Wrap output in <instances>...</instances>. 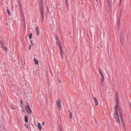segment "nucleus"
<instances>
[{
    "label": "nucleus",
    "mask_w": 131,
    "mask_h": 131,
    "mask_svg": "<svg viewBox=\"0 0 131 131\" xmlns=\"http://www.w3.org/2000/svg\"><path fill=\"white\" fill-rule=\"evenodd\" d=\"M12 108L13 109H14V108Z\"/></svg>",
    "instance_id": "37998d69"
},
{
    "label": "nucleus",
    "mask_w": 131,
    "mask_h": 131,
    "mask_svg": "<svg viewBox=\"0 0 131 131\" xmlns=\"http://www.w3.org/2000/svg\"><path fill=\"white\" fill-rule=\"evenodd\" d=\"M56 39L57 40V43L58 46L59 47L60 46H62L61 44L60 43V41L59 39L57 38L56 37Z\"/></svg>",
    "instance_id": "423d86ee"
},
{
    "label": "nucleus",
    "mask_w": 131,
    "mask_h": 131,
    "mask_svg": "<svg viewBox=\"0 0 131 131\" xmlns=\"http://www.w3.org/2000/svg\"><path fill=\"white\" fill-rule=\"evenodd\" d=\"M20 103H21V104H22V101H21V102H20Z\"/></svg>",
    "instance_id": "58836bf2"
},
{
    "label": "nucleus",
    "mask_w": 131,
    "mask_h": 131,
    "mask_svg": "<svg viewBox=\"0 0 131 131\" xmlns=\"http://www.w3.org/2000/svg\"><path fill=\"white\" fill-rule=\"evenodd\" d=\"M104 78H101V85L103 86L104 84Z\"/></svg>",
    "instance_id": "1a4fd4ad"
},
{
    "label": "nucleus",
    "mask_w": 131,
    "mask_h": 131,
    "mask_svg": "<svg viewBox=\"0 0 131 131\" xmlns=\"http://www.w3.org/2000/svg\"><path fill=\"white\" fill-rule=\"evenodd\" d=\"M6 24H7V25H8V24H7V23H6Z\"/></svg>",
    "instance_id": "ea45409f"
},
{
    "label": "nucleus",
    "mask_w": 131,
    "mask_h": 131,
    "mask_svg": "<svg viewBox=\"0 0 131 131\" xmlns=\"http://www.w3.org/2000/svg\"><path fill=\"white\" fill-rule=\"evenodd\" d=\"M100 75H101V76H102V75H103V74H102V73H100Z\"/></svg>",
    "instance_id": "7c9ffc66"
},
{
    "label": "nucleus",
    "mask_w": 131,
    "mask_h": 131,
    "mask_svg": "<svg viewBox=\"0 0 131 131\" xmlns=\"http://www.w3.org/2000/svg\"><path fill=\"white\" fill-rule=\"evenodd\" d=\"M49 10H48V11H47V15L49 14Z\"/></svg>",
    "instance_id": "bb28decb"
},
{
    "label": "nucleus",
    "mask_w": 131,
    "mask_h": 131,
    "mask_svg": "<svg viewBox=\"0 0 131 131\" xmlns=\"http://www.w3.org/2000/svg\"><path fill=\"white\" fill-rule=\"evenodd\" d=\"M39 5L40 7V8H41V7H42V8H43V4L42 1L41 0L39 1Z\"/></svg>",
    "instance_id": "9d476101"
},
{
    "label": "nucleus",
    "mask_w": 131,
    "mask_h": 131,
    "mask_svg": "<svg viewBox=\"0 0 131 131\" xmlns=\"http://www.w3.org/2000/svg\"><path fill=\"white\" fill-rule=\"evenodd\" d=\"M34 61L36 64H38V61L37 60H36V59H34Z\"/></svg>",
    "instance_id": "ddd939ff"
},
{
    "label": "nucleus",
    "mask_w": 131,
    "mask_h": 131,
    "mask_svg": "<svg viewBox=\"0 0 131 131\" xmlns=\"http://www.w3.org/2000/svg\"><path fill=\"white\" fill-rule=\"evenodd\" d=\"M38 127L40 130L41 129V126L40 123H38Z\"/></svg>",
    "instance_id": "f8f14e48"
},
{
    "label": "nucleus",
    "mask_w": 131,
    "mask_h": 131,
    "mask_svg": "<svg viewBox=\"0 0 131 131\" xmlns=\"http://www.w3.org/2000/svg\"><path fill=\"white\" fill-rule=\"evenodd\" d=\"M70 119H71L72 118V113H71V112L70 111Z\"/></svg>",
    "instance_id": "412c9836"
},
{
    "label": "nucleus",
    "mask_w": 131,
    "mask_h": 131,
    "mask_svg": "<svg viewBox=\"0 0 131 131\" xmlns=\"http://www.w3.org/2000/svg\"><path fill=\"white\" fill-rule=\"evenodd\" d=\"M23 22L24 26H25V25H26V23H25V21L24 20V19H23Z\"/></svg>",
    "instance_id": "f3484780"
},
{
    "label": "nucleus",
    "mask_w": 131,
    "mask_h": 131,
    "mask_svg": "<svg viewBox=\"0 0 131 131\" xmlns=\"http://www.w3.org/2000/svg\"><path fill=\"white\" fill-rule=\"evenodd\" d=\"M40 14L41 16V21L42 22H43L44 18V16L43 9L42 8V7L41 8H40Z\"/></svg>",
    "instance_id": "f03ea898"
},
{
    "label": "nucleus",
    "mask_w": 131,
    "mask_h": 131,
    "mask_svg": "<svg viewBox=\"0 0 131 131\" xmlns=\"http://www.w3.org/2000/svg\"><path fill=\"white\" fill-rule=\"evenodd\" d=\"M21 15H23V13H21Z\"/></svg>",
    "instance_id": "e433bc0d"
},
{
    "label": "nucleus",
    "mask_w": 131,
    "mask_h": 131,
    "mask_svg": "<svg viewBox=\"0 0 131 131\" xmlns=\"http://www.w3.org/2000/svg\"><path fill=\"white\" fill-rule=\"evenodd\" d=\"M108 4H109V6L111 7V4L110 2L112 1V0H107Z\"/></svg>",
    "instance_id": "2eb2a0df"
},
{
    "label": "nucleus",
    "mask_w": 131,
    "mask_h": 131,
    "mask_svg": "<svg viewBox=\"0 0 131 131\" xmlns=\"http://www.w3.org/2000/svg\"><path fill=\"white\" fill-rule=\"evenodd\" d=\"M44 124V123H43L42 124V125H43Z\"/></svg>",
    "instance_id": "4c0bfd02"
},
{
    "label": "nucleus",
    "mask_w": 131,
    "mask_h": 131,
    "mask_svg": "<svg viewBox=\"0 0 131 131\" xmlns=\"http://www.w3.org/2000/svg\"><path fill=\"white\" fill-rule=\"evenodd\" d=\"M31 45H30L29 46V49L30 50V47Z\"/></svg>",
    "instance_id": "473e14b6"
},
{
    "label": "nucleus",
    "mask_w": 131,
    "mask_h": 131,
    "mask_svg": "<svg viewBox=\"0 0 131 131\" xmlns=\"http://www.w3.org/2000/svg\"><path fill=\"white\" fill-rule=\"evenodd\" d=\"M25 121L26 123H27L28 122V117L27 116H25Z\"/></svg>",
    "instance_id": "4468645a"
},
{
    "label": "nucleus",
    "mask_w": 131,
    "mask_h": 131,
    "mask_svg": "<svg viewBox=\"0 0 131 131\" xmlns=\"http://www.w3.org/2000/svg\"><path fill=\"white\" fill-rule=\"evenodd\" d=\"M99 72L100 73H102L101 71L100 70H99Z\"/></svg>",
    "instance_id": "72a5a7b5"
},
{
    "label": "nucleus",
    "mask_w": 131,
    "mask_h": 131,
    "mask_svg": "<svg viewBox=\"0 0 131 131\" xmlns=\"http://www.w3.org/2000/svg\"><path fill=\"white\" fill-rule=\"evenodd\" d=\"M32 34L31 33L30 34L29 36V38L30 39H31L32 38Z\"/></svg>",
    "instance_id": "6ab92c4d"
},
{
    "label": "nucleus",
    "mask_w": 131,
    "mask_h": 131,
    "mask_svg": "<svg viewBox=\"0 0 131 131\" xmlns=\"http://www.w3.org/2000/svg\"><path fill=\"white\" fill-rule=\"evenodd\" d=\"M0 44L1 45V46L4 45L2 41H0Z\"/></svg>",
    "instance_id": "393cba45"
},
{
    "label": "nucleus",
    "mask_w": 131,
    "mask_h": 131,
    "mask_svg": "<svg viewBox=\"0 0 131 131\" xmlns=\"http://www.w3.org/2000/svg\"><path fill=\"white\" fill-rule=\"evenodd\" d=\"M121 31L122 32V30H121Z\"/></svg>",
    "instance_id": "79ce46f5"
},
{
    "label": "nucleus",
    "mask_w": 131,
    "mask_h": 131,
    "mask_svg": "<svg viewBox=\"0 0 131 131\" xmlns=\"http://www.w3.org/2000/svg\"><path fill=\"white\" fill-rule=\"evenodd\" d=\"M2 46V48H3V49L5 47H4V45H2V46Z\"/></svg>",
    "instance_id": "cd10ccee"
},
{
    "label": "nucleus",
    "mask_w": 131,
    "mask_h": 131,
    "mask_svg": "<svg viewBox=\"0 0 131 131\" xmlns=\"http://www.w3.org/2000/svg\"><path fill=\"white\" fill-rule=\"evenodd\" d=\"M123 38H124V37H123V34H122L121 33V37H120V39H121V44H122V41L123 39Z\"/></svg>",
    "instance_id": "9b49d317"
},
{
    "label": "nucleus",
    "mask_w": 131,
    "mask_h": 131,
    "mask_svg": "<svg viewBox=\"0 0 131 131\" xmlns=\"http://www.w3.org/2000/svg\"><path fill=\"white\" fill-rule=\"evenodd\" d=\"M57 105L58 107V110H60L61 108L60 102L61 101L59 99H58L56 101Z\"/></svg>",
    "instance_id": "20e7f679"
},
{
    "label": "nucleus",
    "mask_w": 131,
    "mask_h": 131,
    "mask_svg": "<svg viewBox=\"0 0 131 131\" xmlns=\"http://www.w3.org/2000/svg\"><path fill=\"white\" fill-rule=\"evenodd\" d=\"M93 98L95 101V106H98L99 104V102L97 99L95 97H93Z\"/></svg>",
    "instance_id": "0eeeda50"
},
{
    "label": "nucleus",
    "mask_w": 131,
    "mask_h": 131,
    "mask_svg": "<svg viewBox=\"0 0 131 131\" xmlns=\"http://www.w3.org/2000/svg\"><path fill=\"white\" fill-rule=\"evenodd\" d=\"M25 108L26 111H27V113L29 114H30L32 111L31 110L29 106L28 105H27L25 106Z\"/></svg>",
    "instance_id": "7ed1b4c3"
},
{
    "label": "nucleus",
    "mask_w": 131,
    "mask_h": 131,
    "mask_svg": "<svg viewBox=\"0 0 131 131\" xmlns=\"http://www.w3.org/2000/svg\"><path fill=\"white\" fill-rule=\"evenodd\" d=\"M7 12L8 13V14L9 15H10V12L9 10L8 9H7Z\"/></svg>",
    "instance_id": "b1692460"
},
{
    "label": "nucleus",
    "mask_w": 131,
    "mask_h": 131,
    "mask_svg": "<svg viewBox=\"0 0 131 131\" xmlns=\"http://www.w3.org/2000/svg\"><path fill=\"white\" fill-rule=\"evenodd\" d=\"M4 50H5V51L7 52V48L6 47H5L4 48Z\"/></svg>",
    "instance_id": "a878e982"
},
{
    "label": "nucleus",
    "mask_w": 131,
    "mask_h": 131,
    "mask_svg": "<svg viewBox=\"0 0 131 131\" xmlns=\"http://www.w3.org/2000/svg\"><path fill=\"white\" fill-rule=\"evenodd\" d=\"M58 81H59V82H60V80L59 79L58 80Z\"/></svg>",
    "instance_id": "c9c22d12"
},
{
    "label": "nucleus",
    "mask_w": 131,
    "mask_h": 131,
    "mask_svg": "<svg viewBox=\"0 0 131 131\" xmlns=\"http://www.w3.org/2000/svg\"><path fill=\"white\" fill-rule=\"evenodd\" d=\"M121 0H119V2H120V4L121 3Z\"/></svg>",
    "instance_id": "2f4dec72"
},
{
    "label": "nucleus",
    "mask_w": 131,
    "mask_h": 131,
    "mask_svg": "<svg viewBox=\"0 0 131 131\" xmlns=\"http://www.w3.org/2000/svg\"><path fill=\"white\" fill-rule=\"evenodd\" d=\"M47 11H48V10H49L48 7H47Z\"/></svg>",
    "instance_id": "f704fd0d"
},
{
    "label": "nucleus",
    "mask_w": 131,
    "mask_h": 131,
    "mask_svg": "<svg viewBox=\"0 0 131 131\" xmlns=\"http://www.w3.org/2000/svg\"><path fill=\"white\" fill-rule=\"evenodd\" d=\"M65 1H66V5H67V7L68 8V7H69V5L68 4V3H67V0H65Z\"/></svg>",
    "instance_id": "aec40b11"
},
{
    "label": "nucleus",
    "mask_w": 131,
    "mask_h": 131,
    "mask_svg": "<svg viewBox=\"0 0 131 131\" xmlns=\"http://www.w3.org/2000/svg\"><path fill=\"white\" fill-rule=\"evenodd\" d=\"M59 129L60 131H62L61 127L60 126H59Z\"/></svg>",
    "instance_id": "c85d7f7f"
},
{
    "label": "nucleus",
    "mask_w": 131,
    "mask_h": 131,
    "mask_svg": "<svg viewBox=\"0 0 131 131\" xmlns=\"http://www.w3.org/2000/svg\"><path fill=\"white\" fill-rule=\"evenodd\" d=\"M96 1L97 2V0H96Z\"/></svg>",
    "instance_id": "a19ab883"
},
{
    "label": "nucleus",
    "mask_w": 131,
    "mask_h": 131,
    "mask_svg": "<svg viewBox=\"0 0 131 131\" xmlns=\"http://www.w3.org/2000/svg\"><path fill=\"white\" fill-rule=\"evenodd\" d=\"M118 26H120V20L119 19L118 21Z\"/></svg>",
    "instance_id": "5701e85b"
},
{
    "label": "nucleus",
    "mask_w": 131,
    "mask_h": 131,
    "mask_svg": "<svg viewBox=\"0 0 131 131\" xmlns=\"http://www.w3.org/2000/svg\"><path fill=\"white\" fill-rule=\"evenodd\" d=\"M108 4V7L109 8L110 10H112V8H111H111L110 6H109V4Z\"/></svg>",
    "instance_id": "4be33fe9"
},
{
    "label": "nucleus",
    "mask_w": 131,
    "mask_h": 131,
    "mask_svg": "<svg viewBox=\"0 0 131 131\" xmlns=\"http://www.w3.org/2000/svg\"><path fill=\"white\" fill-rule=\"evenodd\" d=\"M115 97L116 99H118V95L117 92H116Z\"/></svg>",
    "instance_id": "dca6fc26"
},
{
    "label": "nucleus",
    "mask_w": 131,
    "mask_h": 131,
    "mask_svg": "<svg viewBox=\"0 0 131 131\" xmlns=\"http://www.w3.org/2000/svg\"><path fill=\"white\" fill-rule=\"evenodd\" d=\"M118 99H116V105L114 106V116L116 121L117 122L119 123H120V121L119 118V114L118 113V110L119 112L120 117L122 118V112L121 111V108L119 106V102L118 100Z\"/></svg>",
    "instance_id": "f257e3e1"
},
{
    "label": "nucleus",
    "mask_w": 131,
    "mask_h": 131,
    "mask_svg": "<svg viewBox=\"0 0 131 131\" xmlns=\"http://www.w3.org/2000/svg\"><path fill=\"white\" fill-rule=\"evenodd\" d=\"M24 125L25 127L27 128H28V125L27 124L25 123V124Z\"/></svg>",
    "instance_id": "a211bd4d"
},
{
    "label": "nucleus",
    "mask_w": 131,
    "mask_h": 131,
    "mask_svg": "<svg viewBox=\"0 0 131 131\" xmlns=\"http://www.w3.org/2000/svg\"><path fill=\"white\" fill-rule=\"evenodd\" d=\"M101 76V78H104V76H103V75H102V76Z\"/></svg>",
    "instance_id": "c756f323"
},
{
    "label": "nucleus",
    "mask_w": 131,
    "mask_h": 131,
    "mask_svg": "<svg viewBox=\"0 0 131 131\" xmlns=\"http://www.w3.org/2000/svg\"><path fill=\"white\" fill-rule=\"evenodd\" d=\"M59 48L60 50V54L61 55V56L62 58V60H63V58L64 54L62 50V46H60Z\"/></svg>",
    "instance_id": "39448f33"
},
{
    "label": "nucleus",
    "mask_w": 131,
    "mask_h": 131,
    "mask_svg": "<svg viewBox=\"0 0 131 131\" xmlns=\"http://www.w3.org/2000/svg\"><path fill=\"white\" fill-rule=\"evenodd\" d=\"M36 33L38 35H39L40 34L39 30L38 27H37L36 28Z\"/></svg>",
    "instance_id": "6e6552de"
}]
</instances>
